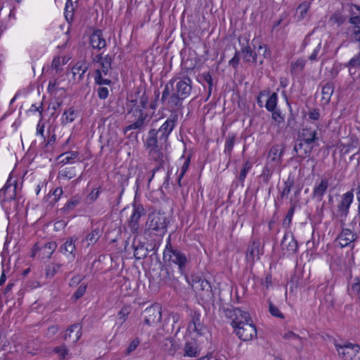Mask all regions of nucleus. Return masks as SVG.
<instances>
[{"label":"nucleus","mask_w":360,"mask_h":360,"mask_svg":"<svg viewBox=\"0 0 360 360\" xmlns=\"http://www.w3.org/2000/svg\"><path fill=\"white\" fill-rule=\"evenodd\" d=\"M178 114L176 112H171L169 117L167 120L162 124L157 131L160 135V139L161 141H167L168 136L172 131L176 124H177Z\"/></svg>","instance_id":"0eeeda50"},{"label":"nucleus","mask_w":360,"mask_h":360,"mask_svg":"<svg viewBox=\"0 0 360 360\" xmlns=\"http://www.w3.org/2000/svg\"><path fill=\"white\" fill-rule=\"evenodd\" d=\"M199 293L201 300L207 302L214 301V295L210 283L202 279L198 284V288H195Z\"/></svg>","instance_id":"dca6fc26"},{"label":"nucleus","mask_w":360,"mask_h":360,"mask_svg":"<svg viewBox=\"0 0 360 360\" xmlns=\"http://www.w3.org/2000/svg\"><path fill=\"white\" fill-rule=\"evenodd\" d=\"M90 44L94 49L101 50L106 46V41L101 30L96 29L90 35Z\"/></svg>","instance_id":"4be33fe9"},{"label":"nucleus","mask_w":360,"mask_h":360,"mask_svg":"<svg viewBox=\"0 0 360 360\" xmlns=\"http://www.w3.org/2000/svg\"><path fill=\"white\" fill-rule=\"evenodd\" d=\"M163 259L165 262L177 265L181 274H185L186 267L189 260L185 253L172 245L170 236L163 252Z\"/></svg>","instance_id":"7ed1b4c3"},{"label":"nucleus","mask_w":360,"mask_h":360,"mask_svg":"<svg viewBox=\"0 0 360 360\" xmlns=\"http://www.w3.org/2000/svg\"><path fill=\"white\" fill-rule=\"evenodd\" d=\"M130 306H124L122 307V309L117 314V317L121 321V324H122L125 321L127 316L130 314Z\"/></svg>","instance_id":"13d9d810"},{"label":"nucleus","mask_w":360,"mask_h":360,"mask_svg":"<svg viewBox=\"0 0 360 360\" xmlns=\"http://www.w3.org/2000/svg\"><path fill=\"white\" fill-rule=\"evenodd\" d=\"M100 236L101 231L98 228H96L95 229L92 230L89 234L87 235L86 239L91 243L94 244L97 242Z\"/></svg>","instance_id":"4d7b16f0"},{"label":"nucleus","mask_w":360,"mask_h":360,"mask_svg":"<svg viewBox=\"0 0 360 360\" xmlns=\"http://www.w3.org/2000/svg\"><path fill=\"white\" fill-rule=\"evenodd\" d=\"M200 348L198 341L191 338L187 340L184 347V356L198 357L200 354Z\"/></svg>","instance_id":"412c9836"},{"label":"nucleus","mask_w":360,"mask_h":360,"mask_svg":"<svg viewBox=\"0 0 360 360\" xmlns=\"http://www.w3.org/2000/svg\"><path fill=\"white\" fill-rule=\"evenodd\" d=\"M167 141H161L158 131L155 129H150L148 132V137L146 140V147L149 150L162 149L163 144L166 143Z\"/></svg>","instance_id":"f3484780"},{"label":"nucleus","mask_w":360,"mask_h":360,"mask_svg":"<svg viewBox=\"0 0 360 360\" xmlns=\"http://www.w3.org/2000/svg\"><path fill=\"white\" fill-rule=\"evenodd\" d=\"M186 279L193 288H198V284L203 278L198 275L193 274L190 277L186 276Z\"/></svg>","instance_id":"6e6d98bb"},{"label":"nucleus","mask_w":360,"mask_h":360,"mask_svg":"<svg viewBox=\"0 0 360 360\" xmlns=\"http://www.w3.org/2000/svg\"><path fill=\"white\" fill-rule=\"evenodd\" d=\"M103 72L99 69L95 70V83L98 85H110L112 81L108 79H104L102 77Z\"/></svg>","instance_id":"3c124183"},{"label":"nucleus","mask_w":360,"mask_h":360,"mask_svg":"<svg viewBox=\"0 0 360 360\" xmlns=\"http://www.w3.org/2000/svg\"><path fill=\"white\" fill-rule=\"evenodd\" d=\"M81 200L82 198L79 195H74L60 209V212L63 214L70 213L81 202Z\"/></svg>","instance_id":"c756f323"},{"label":"nucleus","mask_w":360,"mask_h":360,"mask_svg":"<svg viewBox=\"0 0 360 360\" xmlns=\"http://www.w3.org/2000/svg\"><path fill=\"white\" fill-rule=\"evenodd\" d=\"M62 264L51 263L46 266L45 274L47 278H53L58 272Z\"/></svg>","instance_id":"a18cd8bd"},{"label":"nucleus","mask_w":360,"mask_h":360,"mask_svg":"<svg viewBox=\"0 0 360 360\" xmlns=\"http://www.w3.org/2000/svg\"><path fill=\"white\" fill-rule=\"evenodd\" d=\"M15 189L16 185L12 186L11 184H8L7 182L4 188L0 190V197L3 198L4 201H8L15 199Z\"/></svg>","instance_id":"c85d7f7f"},{"label":"nucleus","mask_w":360,"mask_h":360,"mask_svg":"<svg viewBox=\"0 0 360 360\" xmlns=\"http://www.w3.org/2000/svg\"><path fill=\"white\" fill-rule=\"evenodd\" d=\"M141 316L143 318L144 324L155 326L161 320L162 307L158 303L153 304L141 313Z\"/></svg>","instance_id":"423d86ee"},{"label":"nucleus","mask_w":360,"mask_h":360,"mask_svg":"<svg viewBox=\"0 0 360 360\" xmlns=\"http://www.w3.org/2000/svg\"><path fill=\"white\" fill-rule=\"evenodd\" d=\"M63 189L61 187H57L53 192L52 195H47L45 199H46V200L48 201L49 198H52L53 196V198L52 200L50 201L49 204L51 205V206H53V205L57 202L60 196L62 195L63 194Z\"/></svg>","instance_id":"603ef678"},{"label":"nucleus","mask_w":360,"mask_h":360,"mask_svg":"<svg viewBox=\"0 0 360 360\" xmlns=\"http://www.w3.org/2000/svg\"><path fill=\"white\" fill-rule=\"evenodd\" d=\"M347 292L350 297L360 299V274L353 277L351 270L347 278Z\"/></svg>","instance_id":"4468645a"},{"label":"nucleus","mask_w":360,"mask_h":360,"mask_svg":"<svg viewBox=\"0 0 360 360\" xmlns=\"http://www.w3.org/2000/svg\"><path fill=\"white\" fill-rule=\"evenodd\" d=\"M287 104L289 107V111H290V115H289V116L288 117V120H287V127H290L291 129H293L296 124L295 115V114L292 113L291 105L288 101H287Z\"/></svg>","instance_id":"e2e57ef3"},{"label":"nucleus","mask_w":360,"mask_h":360,"mask_svg":"<svg viewBox=\"0 0 360 360\" xmlns=\"http://www.w3.org/2000/svg\"><path fill=\"white\" fill-rule=\"evenodd\" d=\"M235 141H236V134H229L228 136L226 137L225 146H224V153L227 155L229 157V163L231 161V157H232V150L233 148V146L235 145Z\"/></svg>","instance_id":"2f4dec72"},{"label":"nucleus","mask_w":360,"mask_h":360,"mask_svg":"<svg viewBox=\"0 0 360 360\" xmlns=\"http://www.w3.org/2000/svg\"><path fill=\"white\" fill-rule=\"evenodd\" d=\"M328 187V181L327 179H322L318 185L314 186L312 197L316 198L318 201H321L323 196L326 193Z\"/></svg>","instance_id":"bb28decb"},{"label":"nucleus","mask_w":360,"mask_h":360,"mask_svg":"<svg viewBox=\"0 0 360 360\" xmlns=\"http://www.w3.org/2000/svg\"><path fill=\"white\" fill-rule=\"evenodd\" d=\"M79 155V153L77 151H68L63 153L58 157V159H61L60 160V163L67 164L70 162L72 160L76 158Z\"/></svg>","instance_id":"79ce46f5"},{"label":"nucleus","mask_w":360,"mask_h":360,"mask_svg":"<svg viewBox=\"0 0 360 360\" xmlns=\"http://www.w3.org/2000/svg\"><path fill=\"white\" fill-rule=\"evenodd\" d=\"M113 61V57L109 54H107L103 57L102 63H101V72L104 75H107L109 71L112 69V63Z\"/></svg>","instance_id":"c9c22d12"},{"label":"nucleus","mask_w":360,"mask_h":360,"mask_svg":"<svg viewBox=\"0 0 360 360\" xmlns=\"http://www.w3.org/2000/svg\"><path fill=\"white\" fill-rule=\"evenodd\" d=\"M87 289V283H82L77 288L75 293L71 297V300L75 302L77 300L83 297Z\"/></svg>","instance_id":"de8ad7c7"},{"label":"nucleus","mask_w":360,"mask_h":360,"mask_svg":"<svg viewBox=\"0 0 360 360\" xmlns=\"http://www.w3.org/2000/svg\"><path fill=\"white\" fill-rule=\"evenodd\" d=\"M149 155L150 159L156 162L158 164H164V154L161 151V149L149 150Z\"/></svg>","instance_id":"8fccbe9b"},{"label":"nucleus","mask_w":360,"mask_h":360,"mask_svg":"<svg viewBox=\"0 0 360 360\" xmlns=\"http://www.w3.org/2000/svg\"><path fill=\"white\" fill-rule=\"evenodd\" d=\"M349 68L350 75H353L356 72V69L360 67V52L353 58L345 65Z\"/></svg>","instance_id":"58836bf2"},{"label":"nucleus","mask_w":360,"mask_h":360,"mask_svg":"<svg viewBox=\"0 0 360 360\" xmlns=\"http://www.w3.org/2000/svg\"><path fill=\"white\" fill-rule=\"evenodd\" d=\"M353 191H347L342 195L340 202L338 205L337 217L346 219L349 214L350 205L353 202Z\"/></svg>","instance_id":"6e6552de"},{"label":"nucleus","mask_w":360,"mask_h":360,"mask_svg":"<svg viewBox=\"0 0 360 360\" xmlns=\"http://www.w3.org/2000/svg\"><path fill=\"white\" fill-rule=\"evenodd\" d=\"M191 83L190 77H184L182 80L177 82L176 86V92L175 93L184 98H187L191 92Z\"/></svg>","instance_id":"5701e85b"},{"label":"nucleus","mask_w":360,"mask_h":360,"mask_svg":"<svg viewBox=\"0 0 360 360\" xmlns=\"http://www.w3.org/2000/svg\"><path fill=\"white\" fill-rule=\"evenodd\" d=\"M330 20L337 24L338 26H340L346 21V17H345L340 11H335L330 17Z\"/></svg>","instance_id":"864d4df0"},{"label":"nucleus","mask_w":360,"mask_h":360,"mask_svg":"<svg viewBox=\"0 0 360 360\" xmlns=\"http://www.w3.org/2000/svg\"><path fill=\"white\" fill-rule=\"evenodd\" d=\"M134 248V256L137 260L145 259L148 254V247L140 243L137 246L133 245Z\"/></svg>","instance_id":"72a5a7b5"},{"label":"nucleus","mask_w":360,"mask_h":360,"mask_svg":"<svg viewBox=\"0 0 360 360\" xmlns=\"http://www.w3.org/2000/svg\"><path fill=\"white\" fill-rule=\"evenodd\" d=\"M290 207L287 212L286 216L285 217V218L283 221V225L286 227H289L291 224L292 219V217H293V214H294V212L295 210V207H296V202L294 201L292 199H290Z\"/></svg>","instance_id":"e433bc0d"},{"label":"nucleus","mask_w":360,"mask_h":360,"mask_svg":"<svg viewBox=\"0 0 360 360\" xmlns=\"http://www.w3.org/2000/svg\"><path fill=\"white\" fill-rule=\"evenodd\" d=\"M87 69H88V67L85 63H77L72 67V73L74 75L79 74V79H82L83 77V75H84V73L86 72Z\"/></svg>","instance_id":"09e8293b"},{"label":"nucleus","mask_w":360,"mask_h":360,"mask_svg":"<svg viewBox=\"0 0 360 360\" xmlns=\"http://www.w3.org/2000/svg\"><path fill=\"white\" fill-rule=\"evenodd\" d=\"M136 95L138 96L139 106L142 112H144L149 103V96L146 92V85H139L136 87Z\"/></svg>","instance_id":"a878e982"},{"label":"nucleus","mask_w":360,"mask_h":360,"mask_svg":"<svg viewBox=\"0 0 360 360\" xmlns=\"http://www.w3.org/2000/svg\"><path fill=\"white\" fill-rule=\"evenodd\" d=\"M228 316L232 319V321L231 323V326L235 321H237L238 323H244L248 321L252 322V319L249 313L245 311H242L239 308H234L233 310H229Z\"/></svg>","instance_id":"b1692460"},{"label":"nucleus","mask_w":360,"mask_h":360,"mask_svg":"<svg viewBox=\"0 0 360 360\" xmlns=\"http://www.w3.org/2000/svg\"><path fill=\"white\" fill-rule=\"evenodd\" d=\"M174 82V79H171L165 86L164 90L162 91L161 101L162 102H165L167 97L170 96V87L172 88Z\"/></svg>","instance_id":"bf43d9fd"},{"label":"nucleus","mask_w":360,"mask_h":360,"mask_svg":"<svg viewBox=\"0 0 360 360\" xmlns=\"http://www.w3.org/2000/svg\"><path fill=\"white\" fill-rule=\"evenodd\" d=\"M169 221L165 213L152 212L148 214L146 221L145 233L154 234L157 236H163L167 231Z\"/></svg>","instance_id":"f03ea898"},{"label":"nucleus","mask_w":360,"mask_h":360,"mask_svg":"<svg viewBox=\"0 0 360 360\" xmlns=\"http://www.w3.org/2000/svg\"><path fill=\"white\" fill-rule=\"evenodd\" d=\"M294 185L295 177L293 175L290 174L288 179L284 182V188H283V191L280 192L279 195L277 198L278 200H282L284 198V197L288 195Z\"/></svg>","instance_id":"7c9ffc66"},{"label":"nucleus","mask_w":360,"mask_h":360,"mask_svg":"<svg viewBox=\"0 0 360 360\" xmlns=\"http://www.w3.org/2000/svg\"><path fill=\"white\" fill-rule=\"evenodd\" d=\"M281 245L282 250H286L289 255L295 254L298 249V243L290 232H286L284 234Z\"/></svg>","instance_id":"2eb2a0df"},{"label":"nucleus","mask_w":360,"mask_h":360,"mask_svg":"<svg viewBox=\"0 0 360 360\" xmlns=\"http://www.w3.org/2000/svg\"><path fill=\"white\" fill-rule=\"evenodd\" d=\"M236 335L243 341H249L257 338V329L252 321L238 323L235 321L232 323Z\"/></svg>","instance_id":"20e7f679"},{"label":"nucleus","mask_w":360,"mask_h":360,"mask_svg":"<svg viewBox=\"0 0 360 360\" xmlns=\"http://www.w3.org/2000/svg\"><path fill=\"white\" fill-rule=\"evenodd\" d=\"M311 6V1H305L300 4L297 8L296 13H299L297 15V20L302 21L307 15L309 9Z\"/></svg>","instance_id":"f704fd0d"},{"label":"nucleus","mask_w":360,"mask_h":360,"mask_svg":"<svg viewBox=\"0 0 360 360\" xmlns=\"http://www.w3.org/2000/svg\"><path fill=\"white\" fill-rule=\"evenodd\" d=\"M259 240H252L248 245L246 252V260L248 262L254 264L255 259H259L260 256L263 255V248H260Z\"/></svg>","instance_id":"9b49d317"},{"label":"nucleus","mask_w":360,"mask_h":360,"mask_svg":"<svg viewBox=\"0 0 360 360\" xmlns=\"http://www.w3.org/2000/svg\"><path fill=\"white\" fill-rule=\"evenodd\" d=\"M240 51L236 50L233 57L229 61V65L237 69L240 63Z\"/></svg>","instance_id":"69168bd1"},{"label":"nucleus","mask_w":360,"mask_h":360,"mask_svg":"<svg viewBox=\"0 0 360 360\" xmlns=\"http://www.w3.org/2000/svg\"><path fill=\"white\" fill-rule=\"evenodd\" d=\"M269 303V311L275 317L283 319L285 318L283 314L279 310V309L275 306L271 300H268Z\"/></svg>","instance_id":"5fc2aeb1"},{"label":"nucleus","mask_w":360,"mask_h":360,"mask_svg":"<svg viewBox=\"0 0 360 360\" xmlns=\"http://www.w3.org/2000/svg\"><path fill=\"white\" fill-rule=\"evenodd\" d=\"M56 248H57V243L55 241H51V242L46 243L41 247V251L43 252L44 257L50 258Z\"/></svg>","instance_id":"4c0bfd02"},{"label":"nucleus","mask_w":360,"mask_h":360,"mask_svg":"<svg viewBox=\"0 0 360 360\" xmlns=\"http://www.w3.org/2000/svg\"><path fill=\"white\" fill-rule=\"evenodd\" d=\"M334 91V84L333 82H327L322 87V98L321 100L325 103H328L330 97Z\"/></svg>","instance_id":"473e14b6"},{"label":"nucleus","mask_w":360,"mask_h":360,"mask_svg":"<svg viewBox=\"0 0 360 360\" xmlns=\"http://www.w3.org/2000/svg\"><path fill=\"white\" fill-rule=\"evenodd\" d=\"M278 103V94L276 92L272 93L269 98L267 99L265 108L266 109L270 112V111H274V110L276 109Z\"/></svg>","instance_id":"a19ab883"},{"label":"nucleus","mask_w":360,"mask_h":360,"mask_svg":"<svg viewBox=\"0 0 360 360\" xmlns=\"http://www.w3.org/2000/svg\"><path fill=\"white\" fill-rule=\"evenodd\" d=\"M297 138L302 139L306 143L314 145L315 146L319 145L316 143L319 139L317 131L315 129L312 130L307 127L301 129L298 134Z\"/></svg>","instance_id":"a211bd4d"},{"label":"nucleus","mask_w":360,"mask_h":360,"mask_svg":"<svg viewBox=\"0 0 360 360\" xmlns=\"http://www.w3.org/2000/svg\"><path fill=\"white\" fill-rule=\"evenodd\" d=\"M77 240V238H69L60 246L58 251L64 255L68 256L70 259H75L76 250L75 243Z\"/></svg>","instance_id":"6ab92c4d"},{"label":"nucleus","mask_w":360,"mask_h":360,"mask_svg":"<svg viewBox=\"0 0 360 360\" xmlns=\"http://www.w3.org/2000/svg\"><path fill=\"white\" fill-rule=\"evenodd\" d=\"M358 236L356 233L352 232L349 229H343L340 233L335 239L341 248L349 246L351 249H354V242L357 239Z\"/></svg>","instance_id":"9d476101"},{"label":"nucleus","mask_w":360,"mask_h":360,"mask_svg":"<svg viewBox=\"0 0 360 360\" xmlns=\"http://www.w3.org/2000/svg\"><path fill=\"white\" fill-rule=\"evenodd\" d=\"M191 321L189 323L188 328L191 329L193 326V331L199 335H203L205 326L201 321V314L198 311H193L191 312Z\"/></svg>","instance_id":"aec40b11"},{"label":"nucleus","mask_w":360,"mask_h":360,"mask_svg":"<svg viewBox=\"0 0 360 360\" xmlns=\"http://www.w3.org/2000/svg\"><path fill=\"white\" fill-rule=\"evenodd\" d=\"M273 172L271 170L269 165H266L262 172V174L259 176V183H263L267 184L272 176Z\"/></svg>","instance_id":"ea45409f"},{"label":"nucleus","mask_w":360,"mask_h":360,"mask_svg":"<svg viewBox=\"0 0 360 360\" xmlns=\"http://www.w3.org/2000/svg\"><path fill=\"white\" fill-rule=\"evenodd\" d=\"M314 146L297 138L293 146V150L296 152L297 158L304 160L310 156Z\"/></svg>","instance_id":"ddd939ff"},{"label":"nucleus","mask_w":360,"mask_h":360,"mask_svg":"<svg viewBox=\"0 0 360 360\" xmlns=\"http://www.w3.org/2000/svg\"><path fill=\"white\" fill-rule=\"evenodd\" d=\"M305 64V60L301 58H299L295 62L291 63V74L296 72H302L304 68Z\"/></svg>","instance_id":"37998d69"},{"label":"nucleus","mask_w":360,"mask_h":360,"mask_svg":"<svg viewBox=\"0 0 360 360\" xmlns=\"http://www.w3.org/2000/svg\"><path fill=\"white\" fill-rule=\"evenodd\" d=\"M241 37L238 38L240 44L241 45V50L240 52L243 54V59L245 63H256L257 59V53L252 50L249 44V39L247 37L244 38L245 43H241Z\"/></svg>","instance_id":"f8f14e48"},{"label":"nucleus","mask_w":360,"mask_h":360,"mask_svg":"<svg viewBox=\"0 0 360 360\" xmlns=\"http://www.w3.org/2000/svg\"><path fill=\"white\" fill-rule=\"evenodd\" d=\"M271 114L272 119L279 125L283 124L285 121L284 116L282 115L280 110H274V111H270Z\"/></svg>","instance_id":"680f3d73"},{"label":"nucleus","mask_w":360,"mask_h":360,"mask_svg":"<svg viewBox=\"0 0 360 360\" xmlns=\"http://www.w3.org/2000/svg\"><path fill=\"white\" fill-rule=\"evenodd\" d=\"M257 51H258L259 54H262V56L265 58H271V51L269 50L268 46L266 44L259 45L258 46Z\"/></svg>","instance_id":"338daca9"},{"label":"nucleus","mask_w":360,"mask_h":360,"mask_svg":"<svg viewBox=\"0 0 360 360\" xmlns=\"http://www.w3.org/2000/svg\"><path fill=\"white\" fill-rule=\"evenodd\" d=\"M100 191L99 188H94L91 191V192L86 197V202L88 204H91L94 201H96L99 197Z\"/></svg>","instance_id":"0e129e2a"},{"label":"nucleus","mask_w":360,"mask_h":360,"mask_svg":"<svg viewBox=\"0 0 360 360\" xmlns=\"http://www.w3.org/2000/svg\"><path fill=\"white\" fill-rule=\"evenodd\" d=\"M133 212L127 221V226L131 233L139 235V221L141 217L146 215L147 211L142 204L136 201L134 198L132 204Z\"/></svg>","instance_id":"39448f33"},{"label":"nucleus","mask_w":360,"mask_h":360,"mask_svg":"<svg viewBox=\"0 0 360 360\" xmlns=\"http://www.w3.org/2000/svg\"><path fill=\"white\" fill-rule=\"evenodd\" d=\"M75 110L72 108L68 109L67 111H65L63 115V120L66 122H72L75 120Z\"/></svg>","instance_id":"052dcab7"},{"label":"nucleus","mask_w":360,"mask_h":360,"mask_svg":"<svg viewBox=\"0 0 360 360\" xmlns=\"http://www.w3.org/2000/svg\"><path fill=\"white\" fill-rule=\"evenodd\" d=\"M74 6L72 0H67L65 8V17L70 22L73 20L74 18Z\"/></svg>","instance_id":"c03bdc74"},{"label":"nucleus","mask_w":360,"mask_h":360,"mask_svg":"<svg viewBox=\"0 0 360 360\" xmlns=\"http://www.w3.org/2000/svg\"><path fill=\"white\" fill-rule=\"evenodd\" d=\"M140 344V340L139 338H134L129 345L128 347L126 350V354L129 355L131 352H133L139 345Z\"/></svg>","instance_id":"774afa93"},{"label":"nucleus","mask_w":360,"mask_h":360,"mask_svg":"<svg viewBox=\"0 0 360 360\" xmlns=\"http://www.w3.org/2000/svg\"><path fill=\"white\" fill-rule=\"evenodd\" d=\"M252 162H251L250 160H246L243 165V168L240 172V174H239V176H238V180L241 182V183H243L246 176H247V174L249 172V171L252 169Z\"/></svg>","instance_id":"49530a36"},{"label":"nucleus","mask_w":360,"mask_h":360,"mask_svg":"<svg viewBox=\"0 0 360 360\" xmlns=\"http://www.w3.org/2000/svg\"><path fill=\"white\" fill-rule=\"evenodd\" d=\"M82 326L79 323H75L68 328L65 333L64 339L69 340L71 342L75 343L82 335Z\"/></svg>","instance_id":"393cba45"},{"label":"nucleus","mask_w":360,"mask_h":360,"mask_svg":"<svg viewBox=\"0 0 360 360\" xmlns=\"http://www.w3.org/2000/svg\"><path fill=\"white\" fill-rule=\"evenodd\" d=\"M138 96L136 95V87L131 93L130 97L127 98V113H132L133 116H138L137 120L132 124L127 126L124 132L126 134L128 131L138 129L141 132L150 121L149 115L146 112H142L139 106Z\"/></svg>","instance_id":"f257e3e1"},{"label":"nucleus","mask_w":360,"mask_h":360,"mask_svg":"<svg viewBox=\"0 0 360 360\" xmlns=\"http://www.w3.org/2000/svg\"><path fill=\"white\" fill-rule=\"evenodd\" d=\"M185 98L179 96V94H176L175 92L170 95V96L168 98L167 105L169 108H172L171 112H177V110L182 108V101Z\"/></svg>","instance_id":"cd10ccee"},{"label":"nucleus","mask_w":360,"mask_h":360,"mask_svg":"<svg viewBox=\"0 0 360 360\" xmlns=\"http://www.w3.org/2000/svg\"><path fill=\"white\" fill-rule=\"evenodd\" d=\"M338 354L345 360H352L360 350V346L357 344L347 342L344 345H335Z\"/></svg>","instance_id":"1a4fd4ad"}]
</instances>
